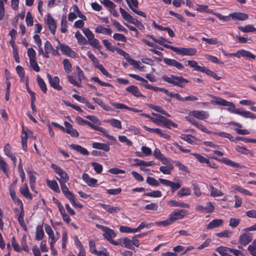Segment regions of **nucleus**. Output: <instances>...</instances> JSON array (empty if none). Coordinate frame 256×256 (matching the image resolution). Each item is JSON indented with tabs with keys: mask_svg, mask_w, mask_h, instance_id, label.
I'll list each match as a JSON object with an SVG mask.
<instances>
[{
	"mask_svg": "<svg viewBox=\"0 0 256 256\" xmlns=\"http://www.w3.org/2000/svg\"><path fill=\"white\" fill-rule=\"evenodd\" d=\"M215 100L212 101V104L229 106L227 108L229 112L238 114L244 118H250L252 120L256 118L255 114L249 111L244 110L243 108H236L234 104L232 102L226 100L220 97H215Z\"/></svg>",
	"mask_w": 256,
	"mask_h": 256,
	"instance_id": "f257e3e1",
	"label": "nucleus"
},
{
	"mask_svg": "<svg viewBox=\"0 0 256 256\" xmlns=\"http://www.w3.org/2000/svg\"><path fill=\"white\" fill-rule=\"evenodd\" d=\"M162 78L164 82L181 88L184 87V83L188 82V80L182 77L172 74L170 76H163Z\"/></svg>",
	"mask_w": 256,
	"mask_h": 256,
	"instance_id": "f03ea898",
	"label": "nucleus"
},
{
	"mask_svg": "<svg viewBox=\"0 0 256 256\" xmlns=\"http://www.w3.org/2000/svg\"><path fill=\"white\" fill-rule=\"evenodd\" d=\"M64 196L68 199L72 204L75 208H83L82 204L76 202L74 196L70 192L66 184H60Z\"/></svg>",
	"mask_w": 256,
	"mask_h": 256,
	"instance_id": "7ed1b4c3",
	"label": "nucleus"
},
{
	"mask_svg": "<svg viewBox=\"0 0 256 256\" xmlns=\"http://www.w3.org/2000/svg\"><path fill=\"white\" fill-rule=\"evenodd\" d=\"M51 167L60 176V178H56V179L60 182V184H66L69 180L70 178L67 173L60 166H56V164H52Z\"/></svg>",
	"mask_w": 256,
	"mask_h": 256,
	"instance_id": "20e7f679",
	"label": "nucleus"
},
{
	"mask_svg": "<svg viewBox=\"0 0 256 256\" xmlns=\"http://www.w3.org/2000/svg\"><path fill=\"white\" fill-rule=\"evenodd\" d=\"M170 50L176 53L183 56H194L196 54V50L195 48H186L182 47L170 46Z\"/></svg>",
	"mask_w": 256,
	"mask_h": 256,
	"instance_id": "39448f33",
	"label": "nucleus"
},
{
	"mask_svg": "<svg viewBox=\"0 0 256 256\" xmlns=\"http://www.w3.org/2000/svg\"><path fill=\"white\" fill-rule=\"evenodd\" d=\"M188 214V211L184 209H176L169 214V216L174 222L176 220L184 218Z\"/></svg>",
	"mask_w": 256,
	"mask_h": 256,
	"instance_id": "423d86ee",
	"label": "nucleus"
},
{
	"mask_svg": "<svg viewBox=\"0 0 256 256\" xmlns=\"http://www.w3.org/2000/svg\"><path fill=\"white\" fill-rule=\"evenodd\" d=\"M44 21L52 34H54L56 30V24L50 14L45 16Z\"/></svg>",
	"mask_w": 256,
	"mask_h": 256,
	"instance_id": "0eeeda50",
	"label": "nucleus"
},
{
	"mask_svg": "<svg viewBox=\"0 0 256 256\" xmlns=\"http://www.w3.org/2000/svg\"><path fill=\"white\" fill-rule=\"evenodd\" d=\"M189 115L200 120H204L210 116L208 112L204 110H192L189 112Z\"/></svg>",
	"mask_w": 256,
	"mask_h": 256,
	"instance_id": "6e6552de",
	"label": "nucleus"
},
{
	"mask_svg": "<svg viewBox=\"0 0 256 256\" xmlns=\"http://www.w3.org/2000/svg\"><path fill=\"white\" fill-rule=\"evenodd\" d=\"M130 8L136 14L142 16L144 18L146 17V14L138 10V2L137 0H126Z\"/></svg>",
	"mask_w": 256,
	"mask_h": 256,
	"instance_id": "1a4fd4ad",
	"label": "nucleus"
},
{
	"mask_svg": "<svg viewBox=\"0 0 256 256\" xmlns=\"http://www.w3.org/2000/svg\"><path fill=\"white\" fill-rule=\"evenodd\" d=\"M56 48V49H58L60 48L64 54H66L68 56L72 58L76 57V52L72 50L70 47L66 44H60V46H58Z\"/></svg>",
	"mask_w": 256,
	"mask_h": 256,
	"instance_id": "9d476101",
	"label": "nucleus"
},
{
	"mask_svg": "<svg viewBox=\"0 0 256 256\" xmlns=\"http://www.w3.org/2000/svg\"><path fill=\"white\" fill-rule=\"evenodd\" d=\"M163 60L167 65L174 67L178 70H182L184 68L183 64L174 59L165 58Z\"/></svg>",
	"mask_w": 256,
	"mask_h": 256,
	"instance_id": "9b49d317",
	"label": "nucleus"
},
{
	"mask_svg": "<svg viewBox=\"0 0 256 256\" xmlns=\"http://www.w3.org/2000/svg\"><path fill=\"white\" fill-rule=\"evenodd\" d=\"M45 230L49 238L50 239V245L54 244L56 241L58 240V236L54 235V232L50 226L46 224H44Z\"/></svg>",
	"mask_w": 256,
	"mask_h": 256,
	"instance_id": "f8f14e48",
	"label": "nucleus"
},
{
	"mask_svg": "<svg viewBox=\"0 0 256 256\" xmlns=\"http://www.w3.org/2000/svg\"><path fill=\"white\" fill-rule=\"evenodd\" d=\"M46 76L52 87L58 90H62V87L59 84L60 80L58 76L52 78L49 74H47Z\"/></svg>",
	"mask_w": 256,
	"mask_h": 256,
	"instance_id": "ddd939ff",
	"label": "nucleus"
},
{
	"mask_svg": "<svg viewBox=\"0 0 256 256\" xmlns=\"http://www.w3.org/2000/svg\"><path fill=\"white\" fill-rule=\"evenodd\" d=\"M143 128L150 132L156 133L159 136H162V138L169 140L170 138V136L166 134L164 131L162 130L160 128H148L147 126H143Z\"/></svg>",
	"mask_w": 256,
	"mask_h": 256,
	"instance_id": "4468645a",
	"label": "nucleus"
},
{
	"mask_svg": "<svg viewBox=\"0 0 256 256\" xmlns=\"http://www.w3.org/2000/svg\"><path fill=\"white\" fill-rule=\"evenodd\" d=\"M98 205L102 206L106 212L111 214H116L120 212L122 208L119 206H114L109 204H99Z\"/></svg>",
	"mask_w": 256,
	"mask_h": 256,
	"instance_id": "2eb2a0df",
	"label": "nucleus"
},
{
	"mask_svg": "<svg viewBox=\"0 0 256 256\" xmlns=\"http://www.w3.org/2000/svg\"><path fill=\"white\" fill-rule=\"evenodd\" d=\"M180 138L191 144H198L200 140L191 134H182Z\"/></svg>",
	"mask_w": 256,
	"mask_h": 256,
	"instance_id": "dca6fc26",
	"label": "nucleus"
},
{
	"mask_svg": "<svg viewBox=\"0 0 256 256\" xmlns=\"http://www.w3.org/2000/svg\"><path fill=\"white\" fill-rule=\"evenodd\" d=\"M17 202H18V204L20 206V211L19 214H18V222L20 224L22 227H24V226L26 227V225H25L24 219V213L23 204H22V202L19 199L17 200Z\"/></svg>",
	"mask_w": 256,
	"mask_h": 256,
	"instance_id": "f3484780",
	"label": "nucleus"
},
{
	"mask_svg": "<svg viewBox=\"0 0 256 256\" xmlns=\"http://www.w3.org/2000/svg\"><path fill=\"white\" fill-rule=\"evenodd\" d=\"M82 178L84 181L90 186L94 187L97 185L98 180L96 178H90L86 173L82 175Z\"/></svg>",
	"mask_w": 256,
	"mask_h": 256,
	"instance_id": "a211bd4d",
	"label": "nucleus"
},
{
	"mask_svg": "<svg viewBox=\"0 0 256 256\" xmlns=\"http://www.w3.org/2000/svg\"><path fill=\"white\" fill-rule=\"evenodd\" d=\"M229 16L231 17L233 20H245L248 18V15L242 12H234L230 14Z\"/></svg>",
	"mask_w": 256,
	"mask_h": 256,
	"instance_id": "6ab92c4d",
	"label": "nucleus"
},
{
	"mask_svg": "<svg viewBox=\"0 0 256 256\" xmlns=\"http://www.w3.org/2000/svg\"><path fill=\"white\" fill-rule=\"evenodd\" d=\"M129 76H130L131 78H132L136 80H139V81H141V82H143L144 84H142V86L148 89V90H153L154 86H152L150 84H148V81L144 79V78H142L141 76H140L137 74H130Z\"/></svg>",
	"mask_w": 256,
	"mask_h": 256,
	"instance_id": "aec40b11",
	"label": "nucleus"
},
{
	"mask_svg": "<svg viewBox=\"0 0 256 256\" xmlns=\"http://www.w3.org/2000/svg\"><path fill=\"white\" fill-rule=\"evenodd\" d=\"M70 148L84 156L89 155V152L80 145L72 144L70 146Z\"/></svg>",
	"mask_w": 256,
	"mask_h": 256,
	"instance_id": "412c9836",
	"label": "nucleus"
},
{
	"mask_svg": "<svg viewBox=\"0 0 256 256\" xmlns=\"http://www.w3.org/2000/svg\"><path fill=\"white\" fill-rule=\"evenodd\" d=\"M156 117V118L159 119V120L162 124L165 126L166 127L172 126L174 128H176L178 126L177 124L172 122L171 120H169L168 119L160 114H158V116H157Z\"/></svg>",
	"mask_w": 256,
	"mask_h": 256,
	"instance_id": "4be33fe9",
	"label": "nucleus"
},
{
	"mask_svg": "<svg viewBox=\"0 0 256 256\" xmlns=\"http://www.w3.org/2000/svg\"><path fill=\"white\" fill-rule=\"evenodd\" d=\"M156 117V118L159 119V120L162 124L165 126L166 127L172 126L174 128H176L178 126L177 124L172 122L171 120H169L168 119L160 114H158V116H157Z\"/></svg>",
	"mask_w": 256,
	"mask_h": 256,
	"instance_id": "5701e85b",
	"label": "nucleus"
},
{
	"mask_svg": "<svg viewBox=\"0 0 256 256\" xmlns=\"http://www.w3.org/2000/svg\"><path fill=\"white\" fill-rule=\"evenodd\" d=\"M64 126H66V129L64 130L66 132L70 134L72 136L77 137L78 136V132L76 130L74 129L72 124L68 122H64Z\"/></svg>",
	"mask_w": 256,
	"mask_h": 256,
	"instance_id": "b1692460",
	"label": "nucleus"
},
{
	"mask_svg": "<svg viewBox=\"0 0 256 256\" xmlns=\"http://www.w3.org/2000/svg\"><path fill=\"white\" fill-rule=\"evenodd\" d=\"M148 37L150 38L155 42L158 43V44L164 46L166 48L170 49V46H172L168 45L165 44L166 42H170V41L166 40L164 38L160 36L158 38H155L153 36H149Z\"/></svg>",
	"mask_w": 256,
	"mask_h": 256,
	"instance_id": "393cba45",
	"label": "nucleus"
},
{
	"mask_svg": "<svg viewBox=\"0 0 256 256\" xmlns=\"http://www.w3.org/2000/svg\"><path fill=\"white\" fill-rule=\"evenodd\" d=\"M126 90L127 92L131 93L134 96H136V97L143 96V95L142 94L141 92L140 91L138 88L136 86H135L132 85L130 86H129L126 88Z\"/></svg>",
	"mask_w": 256,
	"mask_h": 256,
	"instance_id": "a878e982",
	"label": "nucleus"
},
{
	"mask_svg": "<svg viewBox=\"0 0 256 256\" xmlns=\"http://www.w3.org/2000/svg\"><path fill=\"white\" fill-rule=\"evenodd\" d=\"M20 192L25 198L30 200L32 198V194L29 192L28 186L26 184H24L20 188Z\"/></svg>",
	"mask_w": 256,
	"mask_h": 256,
	"instance_id": "bb28decb",
	"label": "nucleus"
},
{
	"mask_svg": "<svg viewBox=\"0 0 256 256\" xmlns=\"http://www.w3.org/2000/svg\"><path fill=\"white\" fill-rule=\"evenodd\" d=\"M223 224V220L221 219H214L208 223L206 226L207 229H212L222 226Z\"/></svg>",
	"mask_w": 256,
	"mask_h": 256,
	"instance_id": "cd10ccee",
	"label": "nucleus"
},
{
	"mask_svg": "<svg viewBox=\"0 0 256 256\" xmlns=\"http://www.w3.org/2000/svg\"><path fill=\"white\" fill-rule=\"evenodd\" d=\"M238 54L239 58L242 56L243 58H250L254 60L256 57L254 54H252L250 52L243 49L238 50Z\"/></svg>",
	"mask_w": 256,
	"mask_h": 256,
	"instance_id": "c85d7f7f",
	"label": "nucleus"
},
{
	"mask_svg": "<svg viewBox=\"0 0 256 256\" xmlns=\"http://www.w3.org/2000/svg\"><path fill=\"white\" fill-rule=\"evenodd\" d=\"M252 240L251 236L246 234H244L239 238L240 243L244 246L247 245Z\"/></svg>",
	"mask_w": 256,
	"mask_h": 256,
	"instance_id": "c756f323",
	"label": "nucleus"
},
{
	"mask_svg": "<svg viewBox=\"0 0 256 256\" xmlns=\"http://www.w3.org/2000/svg\"><path fill=\"white\" fill-rule=\"evenodd\" d=\"M92 148L96 149L102 150H104L106 152L109 151L110 148L108 144H104V143H100V142H94L92 144Z\"/></svg>",
	"mask_w": 256,
	"mask_h": 256,
	"instance_id": "7c9ffc66",
	"label": "nucleus"
},
{
	"mask_svg": "<svg viewBox=\"0 0 256 256\" xmlns=\"http://www.w3.org/2000/svg\"><path fill=\"white\" fill-rule=\"evenodd\" d=\"M44 235L43 228L42 225H38L36 227V240H42Z\"/></svg>",
	"mask_w": 256,
	"mask_h": 256,
	"instance_id": "2f4dec72",
	"label": "nucleus"
},
{
	"mask_svg": "<svg viewBox=\"0 0 256 256\" xmlns=\"http://www.w3.org/2000/svg\"><path fill=\"white\" fill-rule=\"evenodd\" d=\"M141 150L143 154L140 152H136V155L138 156L141 157L142 156H149L152 154V151L151 149L146 146H142L141 148Z\"/></svg>",
	"mask_w": 256,
	"mask_h": 256,
	"instance_id": "473e14b6",
	"label": "nucleus"
},
{
	"mask_svg": "<svg viewBox=\"0 0 256 256\" xmlns=\"http://www.w3.org/2000/svg\"><path fill=\"white\" fill-rule=\"evenodd\" d=\"M173 169L174 166L171 164H168L166 166H161L159 168L160 172L165 174H170Z\"/></svg>",
	"mask_w": 256,
	"mask_h": 256,
	"instance_id": "72a5a7b5",
	"label": "nucleus"
},
{
	"mask_svg": "<svg viewBox=\"0 0 256 256\" xmlns=\"http://www.w3.org/2000/svg\"><path fill=\"white\" fill-rule=\"evenodd\" d=\"M216 251L220 254L221 256H229L228 252H230V248L226 246H219L216 248Z\"/></svg>",
	"mask_w": 256,
	"mask_h": 256,
	"instance_id": "f704fd0d",
	"label": "nucleus"
},
{
	"mask_svg": "<svg viewBox=\"0 0 256 256\" xmlns=\"http://www.w3.org/2000/svg\"><path fill=\"white\" fill-rule=\"evenodd\" d=\"M46 183H47V185L52 190L56 192H58V193L60 192V190L59 188L58 184L57 183V182L56 180H46Z\"/></svg>",
	"mask_w": 256,
	"mask_h": 256,
	"instance_id": "c9c22d12",
	"label": "nucleus"
},
{
	"mask_svg": "<svg viewBox=\"0 0 256 256\" xmlns=\"http://www.w3.org/2000/svg\"><path fill=\"white\" fill-rule=\"evenodd\" d=\"M104 236L109 242L116 236L114 230L108 228L104 232Z\"/></svg>",
	"mask_w": 256,
	"mask_h": 256,
	"instance_id": "e433bc0d",
	"label": "nucleus"
},
{
	"mask_svg": "<svg viewBox=\"0 0 256 256\" xmlns=\"http://www.w3.org/2000/svg\"><path fill=\"white\" fill-rule=\"evenodd\" d=\"M92 129L94 130H98V131H99L100 132H101L102 133L104 134V135L107 138H108L109 140H114V136H110V134H108L106 133V131L105 130L104 128H103L102 127H100L98 126H97L94 124H92Z\"/></svg>",
	"mask_w": 256,
	"mask_h": 256,
	"instance_id": "4c0bfd02",
	"label": "nucleus"
},
{
	"mask_svg": "<svg viewBox=\"0 0 256 256\" xmlns=\"http://www.w3.org/2000/svg\"><path fill=\"white\" fill-rule=\"evenodd\" d=\"M134 162H136L135 164H134L133 166H152L154 164V162L153 161H149V162H145L143 160H139L138 158H134Z\"/></svg>",
	"mask_w": 256,
	"mask_h": 256,
	"instance_id": "58836bf2",
	"label": "nucleus"
},
{
	"mask_svg": "<svg viewBox=\"0 0 256 256\" xmlns=\"http://www.w3.org/2000/svg\"><path fill=\"white\" fill-rule=\"evenodd\" d=\"M27 138H28V134L25 132L24 129L23 128L22 130V133L21 135V139H22V148L24 151L27 150Z\"/></svg>",
	"mask_w": 256,
	"mask_h": 256,
	"instance_id": "ea45409f",
	"label": "nucleus"
},
{
	"mask_svg": "<svg viewBox=\"0 0 256 256\" xmlns=\"http://www.w3.org/2000/svg\"><path fill=\"white\" fill-rule=\"evenodd\" d=\"M95 31L97 33H102L104 34H111L112 30L110 28H108L102 26H98L95 28Z\"/></svg>",
	"mask_w": 256,
	"mask_h": 256,
	"instance_id": "a19ab883",
	"label": "nucleus"
},
{
	"mask_svg": "<svg viewBox=\"0 0 256 256\" xmlns=\"http://www.w3.org/2000/svg\"><path fill=\"white\" fill-rule=\"evenodd\" d=\"M188 64L196 71L202 72L203 69V66H198V62L195 60H188Z\"/></svg>",
	"mask_w": 256,
	"mask_h": 256,
	"instance_id": "79ce46f5",
	"label": "nucleus"
},
{
	"mask_svg": "<svg viewBox=\"0 0 256 256\" xmlns=\"http://www.w3.org/2000/svg\"><path fill=\"white\" fill-rule=\"evenodd\" d=\"M198 8L196 10L200 12H207L210 14H214L213 10L209 9L206 5L198 4Z\"/></svg>",
	"mask_w": 256,
	"mask_h": 256,
	"instance_id": "37998d69",
	"label": "nucleus"
},
{
	"mask_svg": "<svg viewBox=\"0 0 256 256\" xmlns=\"http://www.w3.org/2000/svg\"><path fill=\"white\" fill-rule=\"evenodd\" d=\"M90 246V250L92 253L96 256H102L104 251H98L96 250L95 242L93 240L89 242Z\"/></svg>",
	"mask_w": 256,
	"mask_h": 256,
	"instance_id": "c03bdc74",
	"label": "nucleus"
},
{
	"mask_svg": "<svg viewBox=\"0 0 256 256\" xmlns=\"http://www.w3.org/2000/svg\"><path fill=\"white\" fill-rule=\"evenodd\" d=\"M106 122L110 124H111L113 127L121 129L122 128V124L120 120L114 119V118H112L110 120H106Z\"/></svg>",
	"mask_w": 256,
	"mask_h": 256,
	"instance_id": "a18cd8bd",
	"label": "nucleus"
},
{
	"mask_svg": "<svg viewBox=\"0 0 256 256\" xmlns=\"http://www.w3.org/2000/svg\"><path fill=\"white\" fill-rule=\"evenodd\" d=\"M191 190L190 188H182L178 192L177 194L179 197L181 198L184 196L190 195L191 194Z\"/></svg>",
	"mask_w": 256,
	"mask_h": 256,
	"instance_id": "49530a36",
	"label": "nucleus"
},
{
	"mask_svg": "<svg viewBox=\"0 0 256 256\" xmlns=\"http://www.w3.org/2000/svg\"><path fill=\"white\" fill-rule=\"evenodd\" d=\"M67 20L66 15H62L60 22V31L62 33H65L67 31Z\"/></svg>",
	"mask_w": 256,
	"mask_h": 256,
	"instance_id": "de8ad7c7",
	"label": "nucleus"
},
{
	"mask_svg": "<svg viewBox=\"0 0 256 256\" xmlns=\"http://www.w3.org/2000/svg\"><path fill=\"white\" fill-rule=\"evenodd\" d=\"M120 12L122 17V18L126 21L130 22L133 18L132 16H130L127 12H126L124 8H120Z\"/></svg>",
	"mask_w": 256,
	"mask_h": 256,
	"instance_id": "09e8293b",
	"label": "nucleus"
},
{
	"mask_svg": "<svg viewBox=\"0 0 256 256\" xmlns=\"http://www.w3.org/2000/svg\"><path fill=\"white\" fill-rule=\"evenodd\" d=\"M238 29L243 32H254L256 31V28L251 24H248L245 26H239Z\"/></svg>",
	"mask_w": 256,
	"mask_h": 256,
	"instance_id": "8fccbe9b",
	"label": "nucleus"
},
{
	"mask_svg": "<svg viewBox=\"0 0 256 256\" xmlns=\"http://www.w3.org/2000/svg\"><path fill=\"white\" fill-rule=\"evenodd\" d=\"M148 106L156 112H159L168 116H170V115L168 114L167 113L166 110H164L162 107L160 106L150 104L148 105Z\"/></svg>",
	"mask_w": 256,
	"mask_h": 256,
	"instance_id": "3c124183",
	"label": "nucleus"
},
{
	"mask_svg": "<svg viewBox=\"0 0 256 256\" xmlns=\"http://www.w3.org/2000/svg\"><path fill=\"white\" fill-rule=\"evenodd\" d=\"M222 162L224 164L230 166L233 168H240V164L238 163L232 161L230 160H229L226 158H222Z\"/></svg>",
	"mask_w": 256,
	"mask_h": 256,
	"instance_id": "603ef678",
	"label": "nucleus"
},
{
	"mask_svg": "<svg viewBox=\"0 0 256 256\" xmlns=\"http://www.w3.org/2000/svg\"><path fill=\"white\" fill-rule=\"evenodd\" d=\"M36 79L38 86L40 87L41 90L44 92L46 93L47 92V88L46 84L44 80L39 76H37Z\"/></svg>",
	"mask_w": 256,
	"mask_h": 256,
	"instance_id": "864d4df0",
	"label": "nucleus"
},
{
	"mask_svg": "<svg viewBox=\"0 0 256 256\" xmlns=\"http://www.w3.org/2000/svg\"><path fill=\"white\" fill-rule=\"evenodd\" d=\"M64 68L67 74H70L72 71V66L68 59H64L62 62Z\"/></svg>",
	"mask_w": 256,
	"mask_h": 256,
	"instance_id": "5fc2aeb1",
	"label": "nucleus"
},
{
	"mask_svg": "<svg viewBox=\"0 0 256 256\" xmlns=\"http://www.w3.org/2000/svg\"><path fill=\"white\" fill-rule=\"evenodd\" d=\"M210 196H219L223 195V193L220 190L215 188L212 185L210 186Z\"/></svg>",
	"mask_w": 256,
	"mask_h": 256,
	"instance_id": "6e6d98bb",
	"label": "nucleus"
},
{
	"mask_svg": "<svg viewBox=\"0 0 256 256\" xmlns=\"http://www.w3.org/2000/svg\"><path fill=\"white\" fill-rule=\"evenodd\" d=\"M0 170H2L4 174H8V166L2 158H0Z\"/></svg>",
	"mask_w": 256,
	"mask_h": 256,
	"instance_id": "4d7b16f0",
	"label": "nucleus"
},
{
	"mask_svg": "<svg viewBox=\"0 0 256 256\" xmlns=\"http://www.w3.org/2000/svg\"><path fill=\"white\" fill-rule=\"evenodd\" d=\"M154 156L156 158L160 160L163 164H165L164 161L166 160V158L164 157L162 154L161 153L159 149L156 148L154 150Z\"/></svg>",
	"mask_w": 256,
	"mask_h": 256,
	"instance_id": "13d9d810",
	"label": "nucleus"
},
{
	"mask_svg": "<svg viewBox=\"0 0 256 256\" xmlns=\"http://www.w3.org/2000/svg\"><path fill=\"white\" fill-rule=\"evenodd\" d=\"M89 44L93 48L100 50L102 48V46L100 44L99 41L94 38V36L92 38V39H90L89 40Z\"/></svg>",
	"mask_w": 256,
	"mask_h": 256,
	"instance_id": "bf43d9fd",
	"label": "nucleus"
},
{
	"mask_svg": "<svg viewBox=\"0 0 256 256\" xmlns=\"http://www.w3.org/2000/svg\"><path fill=\"white\" fill-rule=\"evenodd\" d=\"M191 154L194 156L202 164H209V160L200 154L192 153Z\"/></svg>",
	"mask_w": 256,
	"mask_h": 256,
	"instance_id": "052dcab7",
	"label": "nucleus"
},
{
	"mask_svg": "<svg viewBox=\"0 0 256 256\" xmlns=\"http://www.w3.org/2000/svg\"><path fill=\"white\" fill-rule=\"evenodd\" d=\"M122 244L124 246L128 249L134 250V248L132 246V240L128 238H124L122 239Z\"/></svg>",
	"mask_w": 256,
	"mask_h": 256,
	"instance_id": "680f3d73",
	"label": "nucleus"
},
{
	"mask_svg": "<svg viewBox=\"0 0 256 256\" xmlns=\"http://www.w3.org/2000/svg\"><path fill=\"white\" fill-rule=\"evenodd\" d=\"M140 115L149 118L152 122L156 124L158 126L163 125L162 124L159 120V119H158V118H154L150 116H149L148 114H144V113H142L140 114Z\"/></svg>",
	"mask_w": 256,
	"mask_h": 256,
	"instance_id": "e2e57ef3",
	"label": "nucleus"
},
{
	"mask_svg": "<svg viewBox=\"0 0 256 256\" xmlns=\"http://www.w3.org/2000/svg\"><path fill=\"white\" fill-rule=\"evenodd\" d=\"M173 222L170 217L168 216V220L156 222V224L158 226H166L171 224Z\"/></svg>",
	"mask_w": 256,
	"mask_h": 256,
	"instance_id": "0e129e2a",
	"label": "nucleus"
},
{
	"mask_svg": "<svg viewBox=\"0 0 256 256\" xmlns=\"http://www.w3.org/2000/svg\"><path fill=\"white\" fill-rule=\"evenodd\" d=\"M114 26L120 32H126V28L120 24L115 20H112Z\"/></svg>",
	"mask_w": 256,
	"mask_h": 256,
	"instance_id": "69168bd1",
	"label": "nucleus"
},
{
	"mask_svg": "<svg viewBox=\"0 0 256 256\" xmlns=\"http://www.w3.org/2000/svg\"><path fill=\"white\" fill-rule=\"evenodd\" d=\"M236 150L237 152H238L241 154H251L250 151L249 150L247 149L246 147H244V146H238L236 148Z\"/></svg>",
	"mask_w": 256,
	"mask_h": 256,
	"instance_id": "338daca9",
	"label": "nucleus"
},
{
	"mask_svg": "<svg viewBox=\"0 0 256 256\" xmlns=\"http://www.w3.org/2000/svg\"><path fill=\"white\" fill-rule=\"evenodd\" d=\"M131 65H132L135 68L138 69L140 71H142L144 69V66H140V62H138L134 59H132L129 62H128Z\"/></svg>",
	"mask_w": 256,
	"mask_h": 256,
	"instance_id": "774afa93",
	"label": "nucleus"
}]
</instances>
